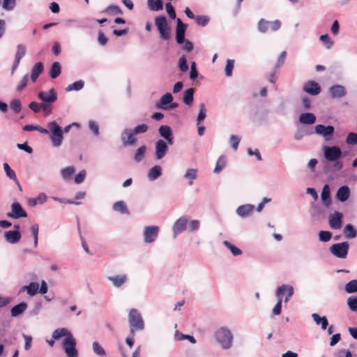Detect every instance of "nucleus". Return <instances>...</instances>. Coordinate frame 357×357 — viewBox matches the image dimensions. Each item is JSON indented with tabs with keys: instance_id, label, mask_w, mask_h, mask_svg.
Masks as SVG:
<instances>
[{
	"instance_id": "nucleus-1",
	"label": "nucleus",
	"mask_w": 357,
	"mask_h": 357,
	"mask_svg": "<svg viewBox=\"0 0 357 357\" xmlns=\"http://www.w3.org/2000/svg\"><path fill=\"white\" fill-rule=\"evenodd\" d=\"M215 338L222 349L228 350L232 347L233 335L226 327H221L215 333Z\"/></svg>"
},
{
	"instance_id": "nucleus-2",
	"label": "nucleus",
	"mask_w": 357,
	"mask_h": 357,
	"mask_svg": "<svg viewBox=\"0 0 357 357\" xmlns=\"http://www.w3.org/2000/svg\"><path fill=\"white\" fill-rule=\"evenodd\" d=\"M128 322L130 326V333L133 335L135 331H142L144 328V323L140 313L136 309H131L128 313Z\"/></svg>"
},
{
	"instance_id": "nucleus-3",
	"label": "nucleus",
	"mask_w": 357,
	"mask_h": 357,
	"mask_svg": "<svg viewBox=\"0 0 357 357\" xmlns=\"http://www.w3.org/2000/svg\"><path fill=\"white\" fill-rule=\"evenodd\" d=\"M49 132H51L50 139L52 142V145L54 147L59 146L63 141V130L55 122H49L47 125Z\"/></svg>"
},
{
	"instance_id": "nucleus-4",
	"label": "nucleus",
	"mask_w": 357,
	"mask_h": 357,
	"mask_svg": "<svg viewBox=\"0 0 357 357\" xmlns=\"http://www.w3.org/2000/svg\"><path fill=\"white\" fill-rule=\"evenodd\" d=\"M155 24L159 31L162 40H168L170 38V27L165 16L160 15L155 18Z\"/></svg>"
},
{
	"instance_id": "nucleus-5",
	"label": "nucleus",
	"mask_w": 357,
	"mask_h": 357,
	"mask_svg": "<svg viewBox=\"0 0 357 357\" xmlns=\"http://www.w3.org/2000/svg\"><path fill=\"white\" fill-rule=\"evenodd\" d=\"M62 348L68 357H78V351L75 348L76 340L73 335L64 338L62 341Z\"/></svg>"
},
{
	"instance_id": "nucleus-6",
	"label": "nucleus",
	"mask_w": 357,
	"mask_h": 357,
	"mask_svg": "<svg viewBox=\"0 0 357 357\" xmlns=\"http://www.w3.org/2000/svg\"><path fill=\"white\" fill-rule=\"evenodd\" d=\"M349 246L347 242L335 243L331 246L330 251L334 256L344 259L347 255Z\"/></svg>"
},
{
	"instance_id": "nucleus-7",
	"label": "nucleus",
	"mask_w": 357,
	"mask_h": 357,
	"mask_svg": "<svg viewBox=\"0 0 357 357\" xmlns=\"http://www.w3.org/2000/svg\"><path fill=\"white\" fill-rule=\"evenodd\" d=\"M323 151L325 158L330 162L336 161L342 155V151L337 146H324Z\"/></svg>"
},
{
	"instance_id": "nucleus-8",
	"label": "nucleus",
	"mask_w": 357,
	"mask_h": 357,
	"mask_svg": "<svg viewBox=\"0 0 357 357\" xmlns=\"http://www.w3.org/2000/svg\"><path fill=\"white\" fill-rule=\"evenodd\" d=\"M294 294V288L291 285L288 284H282L280 287H278L276 289L275 296L278 299H281V301L282 302V297L284 295H285V298L284 300V302L287 303L289 300L290 298Z\"/></svg>"
},
{
	"instance_id": "nucleus-9",
	"label": "nucleus",
	"mask_w": 357,
	"mask_h": 357,
	"mask_svg": "<svg viewBox=\"0 0 357 357\" xmlns=\"http://www.w3.org/2000/svg\"><path fill=\"white\" fill-rule=\"evenodd\" d=\"M159 227L158 226L145 227L143 231V239L146 243L154 242L158 235Z\"/></svg>"
},
{
	"instance_id": "nucleus-10",
	"label": "nucleus",
	"mask_w": 357,
	"mask_h": 357,
	"mask_svg": "<svg viewBox=\"0 0 357 357\" xmlns=\"http://www.w3.org/2000/svg\"><path fill=\"white\" fill-rule=\"evenodd\" d=\"M7 216L13 219H18L20 218H26L27 214L20 203L15 202L12 204L11 212L8 213Z\"/></svg>"
},
{
	"instance_id": "nucleus-11",
	"label": "nucleus",
	"mask_w": 357,
	"mask_h": 357,
	"mask_svg": "<svg viewBox=\"0 0 357 357\" xmlns=\"http://www.w3.org/2000/svg\"><path fill=\"white\" fill-rule=\"evenodd\" d=\"M187 29V24L182 22L180 18L176 19V41L181 45L185 41V33Z\"/></svg>"
},
{
	"instance_id": "nucleus-12",
	"label": "nucleus",
	"mask_w": 357,
	"mask_h": 357,
	"mask_svg": "<svg viewBox=\"0 0 357 357\" xmlns=\"http://www.w3.org/2000/svg\"><path fill=\"white\" fill-rule=\"evenodd\" d=\"M314 130L317 135L322 136L326 140H329L334 132V127L319 124L315 126Z\"/></svg>"
},
{
	"instance_id": "nucleus-13",
	"label": "nucleus",
	"mask_w": 357,
	"mask_h": 357,
	"mask_svg": "<svg viewBox=\"0 0 357 357\" xmlns=\"http://www.w3.org/2000/svg\"><path fill=\"white\" fill-rule=\"evenodd\" d=\"M133 130L130 129H125L121 133V139L124 146L133 145L136 142Z\"/></svg>"
},
{
	"instance_id": "nucleus-14",
	"label": "nucleus",
	"mask_w": 357,
	"mask_h": 357,
	"mask_svg": "<svg viewBox=\"0 0 357 357\" xmlns=\"http://www.w3.org/2000/svg\"><path fill=\"white\" fill-rule=\"evenodd\" d=\"M168 151L167 143L162 139H159L155 142V158L160 160L165 157Z\"/></svg>"
},
{
	"instance_id": "nucleus-15",
	"label": "nucleus",
	"mask_w": 357,
	"mask_h": 357,
	"mask_svg": "<svg viewBox=\"0 0 357 357\" xmlns=\"http://www.w3.org/2000/svg\"><path fill=\"white\" fill-rule=\"evenodd\" d=\"M38 96L45 103L54 102L57 98L55 91H40Z\"/></svg>"
},
{
	"instance_id": "nucleus-16",
	"label": "nucleus",
	"mask_w": 357,
	"mask_h": 357,
	"mask_svg": "<svg viewBox=\"0 0 357 357\" xmlns=\"http://www.w3.org/2000/svg\"><path fill=\"white\" fill-rule=\"evenodd\" d=\"M26 53V47L22 44H19L17 46V52L15 56V61L13 62L11 72L12 73L17 69L18 67L20 60L25 55Z\"/></svg>"
},
{
	"instance_id": "nucleus-17",
	"label": "nucleus",
	"mask_w": 357,
	"mask_h": 357,
	"mask_svg": "<svg viewBox=\"0 0 357 357\" xmlns=\"http://www.w3.org/2000/svg\"><path fill=\"white\" fill-rule=\"evenodd\" d=\"M342 214L338 211H335L329 215V225L333 229H337L342 226Z\"/></svg>"
},
{
	"instance_id": "nucleus-18",
	"label": "nucleus",
	"mask_w": 357,
	"mask_h": 357,
	"mask_svg": "<svg viewBox=\"0 0 357 357\" xmlns=\"http://www.w3.org/2000/svg\"><path fill=\"white\" fill-rule=\"evenodd\" d=\"M160 135L166 139L167 142L169 145L173 144L172 131L169 126L163 125L159 128Z\"/></svg>"
},
{
	"instance_id": "nucleus-19",
	"label": "nucleus",
	"mask_w": 357,
	"mask_h": 357,
	"mask_svg": "<svg viewBox=\"0 0 357 357\" xmlns=\"http://www.w3.org/2000/svg\"><path fill=\"white\" fill-rule=\"evenodd\" d=\"M173 96L171 93H167L161 97L156 102L155 107L161 109H168L169 105L172 102Z\"/></svg>"
},
{
	"instance_id": "nucleus-20",
	"label": "nucleus",
	"mask_w": 357,
	"mask_h": 357,
	"mask_svg": "<svg viewBox=\"0 0 357 357\" xmlns=\"http://www.w3.org/2000/svg\"><path fill=\"white\" fill-rule=\"evenodd\" d=\"M21 234L19 231L9 230L4 233L6 241L10 244L18 243L21 238Z\"/></svg>"
},
{
	"instance_id": "nucleus-21",
	"label": "nucleus",
	"mask_w": 357,
	"mask_h": 357,
	"mask_svg": "<svg viewBox=\"0 0 357 357\" xmlns=\"http://www.w3.org/2000/svg\"><path fill=\"white\" fill-rule=\"evenodd\" d=\"M254 209L255 206L252 204H243L237 208L236 213L241 218H246L252 213Z\"/></svg>"
},
{
	"instance_id": "nucleus-22",
	"label": "nucleus",
	"mask_w": 357,
	"mask_h": 357,
	"mask_svg": "<svg viewBox=\"0 0 357 357\" xmlns=\"http://www.w3.org/2000/svg\"><path fill=\"white\" fill-rule=\"evenodd\" d=\"M187 222L188 218L186 217H181L175 222L173 227L175 236L185 229Z\"/></svg>"
},
{
	"instance_id": "nucleus-23",
	"label": "nucleus",
	"mask_w": 357,
	"mask_h": 357,
	"mask_svg": "<svg viewBox=\"0 0 357 357\" xmlns=\"http://www.w3.org/2000/svg\"><path fill=\"white\" fill-rule=\"evenodd\" d=\"M52 335L54 340H58L61 337H63V339L68 338L70 336H73V334L68 329L66 328H59L53 331Z\"/></svg>"
},
{
	"instance_id": "nucleus-24",
	"label": "nucleus",
	"mask_w": 357,
	"mask_h": 357,
	"mask_svg": "<svg viewBox=\"0 0 357 357\" xmlns=\"http://www.w3.org/2000/svg\"><path fill=\"white\" fill-rule=\"evenodd\" d=\"M350 195V190L348 186L344 185L340 187L336 192V198L343 202L348 199Z\"/></svg>"
},
{
	"instance_id": "nucleus-25",
	"label": "nucleus",
	"mask_w": 357,
	"mask_h": 357,
	"mask_svg": "<svg viewBox=\"0 0 357 357\" xmlns=\"http://www.w3.org/2000/svg\"><path fill=\"white\" fill-rule=\"evenodd\" d=\"M44 66L42 62L36 63L31 68V79L33 82H35L39 75L43 72Z\"/></svg>"
},
{
	"instance_id": "nucleus-26",
	"label": "nucleus",
	"mask_w": 357,
	"mask_h": 357,
	"mask_svg": "<svg viewBox=\"0 0 357 357\" xmlns=\"http://www.w3.org/2000/svg\"><path fill=\"white\" fill-rule=\"evenodd\" d=\"M107 279L114 287H120L126 282L127 276L126 275H118L115 276H109Z\"/></svg>"
},
{
	"instance_id": "nucleus-27",
	"label": "nucleus",
	"mask_w": 357,
	"mask_h": 357,
	"mask_svg": "<svg viewBox=\"0 0 357 357\" xmlns=\"http://www.w3.org/2000/svg\"><path fill=\"white\" fill-rule=\"evenodd\" d=\"M38 288L39 284L37 282H31L29 285L23 286L20 292L26 291L29 296H33L38 292Z\"/></svg>"
},
{
	"instance_id": "nucleus-28",
	"label": "nucleus",
	"mask_w": 357,
	"mask_h": 357,
	"mask_svg": "<svg viewBox=\"0 0 357 357\" xmlns=\"http://www.w3.org/2000/svg\"><path fill=\"white\" fill-rule=\"evenodd\" d=\"M162 175V167L160 165H155L148 172V178L150 181H155Z\"/></svg>"
},
{
	"instance_id": "nucleus-29",
	"label": "nucleus",
	"mask_w": 357,
	"mask_h": 357,
	"mask_svg": "<svg viewBox=\"0 0 357 357\" xmlns=\"http://www.w3.org/2000/svg\"><path fill=\"white\" fill-rule=\"evenodd\" d=\"M321 198L323 204L326 207H328L331 202L330 199V188L328 185L326 184L324 185L321 193Z\"/></svg>"
},
{
	"instance_id": "nucleus-30",
	"label": "nucleus",
	"mask_w": 357,
	"mask_h": 357,
	"mask_svg": "<svg viewBox=\"0 0 357 357\" xmlns=\"http://www.w3.org/2000/svg\"><path fill=\"white\" fill-rule=\"evenodd\" d=\"M312 317L317 325H321L322 330L327 328L328 322L326 317H320L318 314L313 313Z\"/></svg>"
},
{
	"instance_id": "nucleus-31",
	"label": "nucleus",
	"mask_w": 357,
	"mask_h": 357,
	"mask_svg": "<svg viewBox=\"0 0 357 357\" xmlns=\"http://www.w3.org/2000/svg\"><path fill=\"white\" fill-rule=\"evenodd\" d=\"M147 6L150 10L159 11L163 8L162 0H147Z\"/></svg>"
},
{
	"instance_id": "nucleus-32",
	"label": "nucleus",
	"mask_w": 357,
	"mask_h": 357,
	"mask_svg": "<svg viewBox=\"0 0 357 357\" xmlns=\"http://www.w3.org/2000/svg\"><path fill=\"white\" fill-rule=\"evenodd\" d=\"M299 121L303 124H312L316 121V116L312 113H304L300 116Z\"/></svg>"
},
{
	"instance_id": "nucleus-33",
	"label": "nucleus",
	"mask_w": 357,
	"mask_h": 357,
	"mask_svg": "<svg viewBox=\"0 0 357 357\" xmlns=\"http://www.w3.org/2000/svg\"><path fill=\"white\" fill-rule=\"evenodd\" d=\"M27 305L26 303H20L18 305H15L10 310V314L13 317H17L22 314L26 309Z\"/></svg>"
},
{
	"instance_id": "nucleus-34",
	"label": "nucleus",
	"mask_w": 357,
	"mask_h": 357,
	"mask_svg": "<svg viewBox=\"0 0 357 357\" xmlns=\"http://www.w3.org/2000/svg\"><path fill=\"white\" fill-rule=\"evenodd\" d=\"M61 64L57 61L54 62L52 63L50 70V76L52 79H55L61 74Z\"/></svg>"
},
{
	"instance_id": "nucleus-35",
	"label": "nucleus",
	"mask_w": 357,
	"mask_h": 357,
	"mask_svg": "<svg viewBox=\"0 0 357 357\" xmlns=\"http://www.w3.org/2000/svg\"><path fill=\"white\" fill-rule=\"evenodd\" d=\"M197 169L194 168L187 169L184 177L188 181V184L190 185H192L193 180L196 179L197 176Z\"/></svg>"
},
{
	"instance_id": "nucleus-36",
	"label": "nucleus",
	"mask_w": 357,
	"mask_h": 357,
	"mask_svg": "<svg viewBox=\"0 0 357 357\" xmlns=\"http://www.w3.org/2000/svg\"><path fill=\"white\" fill-rule=\"evenodd\" d=\"M3 169L6 172V176L14 181L16 184H19V181L17 178L15 172L10 168L8 163H3Z\"/></svg>"
},
{
	"instance_id": "nucleus-37",
	"label": "nucleus",
	"mask_w": 357,
	"mask_h": 357,
	"mask_svg": "<svg viewBox=\"0 0 357 357\" xmlns=\"http://www.w3.org/2000/svg\"><path fill=\"white\" fill-rule=\"evenodd\" d=\"M344 234L347 238H354L356 236L357 232L353 225L347 224L344 229Z\"/></svg>"
},
{
	"instance_id": "nucleus-38",
	"label": "nucleus",
	"mask_w": 357,
	"mask_h": 357,
	"mask_svg": "<svg viewBox=\"0 0 357 357\" xmlns=\"http://www.w3.org/2000/svg\"><path fill=\"white\" fill-rule=\"evenodd\" d=\"M146 151V148L145 146H142L137 149L134 156V159L136 162H139L144 159Z\"/></svg>"
},
{
	"instance_id": "nucleus-39",
	"label": "nucleus",
	"mask_w": 357,
	"mask_h": 357,
	"mask_svg": "<svg viewBox=\"0 0 357 357\" xmlns=\"http://www.w3.org/2000/svg\"><path fill=\"white\" fill-rule=\"evenodd\" d=\"M113 209L123 214L128 213V210L123 201H119L113 204Z\"/></svg>"
},
{
	"instance_id": "nucleus-40",
	"label": "nucleus",
	"mask_w": 357,
	"mask_h": 357,
	"mask_svg": "<svg viewBox=\"0 0 357 357\" xmlns=\"http://www.w3.org/2000/svg\"><path fill=\"white\" fill-rule=\"evenodd\" d=\"M226 165V158L225 156H220L215 164V167L214 168V173L218 174L220 173Z\"/></svg>"
},
{
	"instance_id": "nucleus-41",
	"label": "nucleus",
	"mask_w": 357,
	"mask_h": 357,
	"mask_svg": "<svg viewBox=\"0 0 357 357\" xmlns=\"http://www.w3.org/2000/svg\"><path fill=\"white\" fill-rule=\"evenodd\" d=\"M30 230L31 231L33 238V245L34 248H37L38 241V232H39V227L38 224H34L31 226Z\"/></svg>"
},
{
	"instance_id": "nucleus-42",
	"label": "nucleus",
	"mask_w": 357,
	"mask_h": 357,
	"mask_svg": "<svg viewBox=\"0 0 357 357\" xmlns=\"http://www.w3.org/2000/svg\"><path fill=\"white\" fill-rule=\"evenodd\" d=\"M345 291L348 294L357 292V280H353L346 284Z\"/></svg>"
},
{
	"instance_id": "nucleus-43",
	"label": "nucleus",
	"mask_w": 357,
	"mask_h": 357,
	"mask_svg": "<svg viewBox=\"0 0 357 357\" xmlns=\"http://www.w3.org/2000/svg\"><path fill=\"white\" fill-rule=\"evenodd\" d=\"M319 40L324 43L325 47L327 50H330L333 46V41L331 39L328 34L321 35L319 37Z\"/></svg>"
},
{
	"instance_id": "nucleus-44",
	"label": "nucleus",
	"mask_w": 357,
	"mask_h": 357,
	"mask_svg": "<svg viewBox=\"0 0 357 357\" xmlns=\"http://www.w3.org/2000/svg\"><path fill=\"white\" fill-rule=\"evenodd\" d=\"M93 351L95 354L98 356H103L105 355V349L101 347V345L96 341H94L92 344Z\"/></svg>"
},
{
	"instance_id": "nucleus-45",
	"label": "nucleus",
	"mask_w": 357,
	"mask_h": 357,
	"mask_svg": "<svg viewBox=\"0 0 357 357\" xmlns=\"http://www.w3.org/2000/svg\"><path fill=\"white\" fill-rule=\"evenodd\" d=\"M206 109L204 104L199 105V112L197 118V125L199 126L206 118Z\"/></svg>"
},
{
	"instance_id": "nucleus-46",
	"label": "nucleus",
	"mask_w": 357,
	"mask_h": 357,
	"mask_svg": "<svg viewBox=\"0 0 357 357\" xmlns=\"http://www.w3.org/2000/svg\"><path fill=\"white\" fill-rule=\"evenodd\" d=\"M223 244L231 251L233 255L238 256L241 255L242 251L229 241H225Z\"/></svg>"
},
{
	"instance_id": "nucleus-47",
	"label": "nucleus",
	"mask_w": 357,
	"mask_h": 357,
	"mask_svg": "<svg viewBox=\"0 0 357 357\" xmlns=\"http://www.w3.org/2000/svg\"><path fill=\"white\" fill-rule=\"evenodd\" d=\"M16 6V0H3L2 8L6 11L13 10Z\"/></svg>"
},
{
	"instance_id": "nucleus-48",
	"label": "nucleus",
	"mask_w": 357,
	"mask_h": 357,
	"mask_svg": "<svg viewBox=\"0 0 357 357\" xmlns=\"http://www.w3.org/2000/svg\"><path fill=\"white\" fill-rule=\"evenodd\" d=\"M270 22L265 20L264 19H261L258 22L257 29L259 32L265 33L268 31Z\"/></svg>"
},
{
	"instance_id": "nucleus-49",
	"label": "nucleus",
	"mask_w": 357,
	"mask_h": 357,
	"mask_svg": "<svg viewBox=\"0 0 357 357\" xmlns=\"http://www.w3.org/2000/svg\"><path fill=\"white\" fill-rule=\"evenodd\" d=\"M105 12L109 14H116V15H122L123 11L120 8L119 6L116 5H109L107 6L105 10Z\"/></svg>"
},
{
	"instance_id": "nucleus-50",
	"label": "nucleus",
	"mask_w": 357,
	"mask_h": 357,
	"mask_svg": "<svg viewBox=\"0 0 357 357\" xmlns=\"http://www.w3.org/2000/svg\"><path fill=\"white\" fill-rule=\"evenodd\" d=\"M346 144L350 146H354L357 144V133L356 132H349L346 138Z\"/></svg>"
},
{
	"instance_id": "nucleus-51",
	"label": "nucleus",
	"mask_w": 357,
	"mask_h": 357,
	"mask_svg": "<svg viewBox=\"0 0 357 357\" xmlns=\"http://www.w3.org/2000/svg\"><path fill=\"white\" fill-rule=\"evenodd\" d=\"M194 91H185L183 94V102L188 105H190L193 102Z\"/></svg>"
},
{
	"instance_id": "nucleus-52",
	"label": "nucleus",
	"mask_w": 357,
	"mask_h": 357,
	"mask_svg": "<svg viewBox=\"0 0 357 357\" xmlns=\"http://www.w3.org/2000/svg\"><path fill=\"white\" fill-rule=\"evenodd\" d=\"M176 338L178 340H188L190 343L192 344H195L196 343V340L195 338L192 336V335H184V334H181V333H176Z\"/></svg>"
},
{
	"instance_id": "nucleus-53",
	"label": "nucleus",
	"mask_w": 357,
	"mask_h": 357,
	"mask_svg": "<svg viewBox=\"0 0 357 357\" xmlns=\"http://www.w3.org/2000/svg\"><path fill=\"white\" fill-rule=\"evenodd\" d=\"M347 305L353 312H357V296H351L347 299Z\"/></svg>"
},
{
	"instance_id": "nucleus-54",
	"label": "nucleus",
	"mask_w": 357,
	"mask_h": 357,
	"mask_svg": "<svg viewBox=\"0 0 357 357\" xmlns=\"http://www.w3.org/2000/svg\"><path fill=\"white\" fill-rule=\"evenodd\" d=\"M75 172V168L73 167H68L63 168L61 170V175L64 179H68L70 178L72 174Z\"/></svg>"
},
{
	"instance_id": "nucleus-55",
	"label": "nucleus",
	"mask_w": 357,
	"mask_h": 357,
	"mask_svg": "<svg viewBox=\"0 0 357 357\" xmlns=\"http://www.w3.org/2000/svg\"><path fill=\"white\" fill-rule=\"evenodd\" d=\"M332 234L328 231H320L319 232V239L322 242H328L331 240Z\"/></svg>"
},
{
	"instance_id": "nucleus-56",
	"label": "nucleus",
	"mask_w": 357,
	"mask_h": 357,
	"mask_svg": "<svg viewBox=\"0 0 357 357\" xmlns=\"http://www.w3.org/2000/svg\"><path fill=\"white\" fill-rule=\"evenodd\" d=\"M166 11L169 15V17L172 20H175L176 18V14L174 10V8L172 5L171 3L168 2L165 4Z\"/></svg>"
},
{
	"instance_id": "nucleus-57",
	"label": "nucleus",
	"mask_w": 357,
	"mask_h": 357,
	"mask_svg": "<svg viewBox=\"0 0 357 357\" xmlns=\"http://www.w3.org/2000/svg\"><path fill=\"white\" fill-rule=\"evenodd\" d=\"M302 89L306 90V89H320L319 84L317 82H315L314 80H310L304 84Z\"/></svg>"
},
{
	"instance_id": "nucleus-58",
	"label": "nucleus",
	"mask_w": 357,
	"mask_h": 357,
	"mask_svg": "<svg viewBox=\"0 0 357 357\" xmlns=\"http://www.w3.org/2000/svg\"><path fill=\"white\" fill-rule=\"evenodd\" d=\"M195 18L196 23L202 26H205L209 21V18L206 15H197Z\"/></svg>"
},
{
	"instance_id": "nucleus-59",
	"label": "nucleus",
	"mask_w": 357,
	"mask_h": 357,
	"mask_svg": "<svg viewBox=\"0 0 357 357\" xmlns=\"http://www.w3.org/2000/svg\"><path fill=\"white\" fill-rule=\"evenodd\" d=\"M234 66V61L228 59L225 69V73L227 76L229 77L232 75V70Z\"/></svg>"
},
{
	"instance_id": "nucleus-60",
	"label": "nucleus",
	"mask_w": 357,
	"mask_h": 357,
	"mask_svg": "<svg viewBox=\"0 0 357 357\" xmlns=\"http://www.w3.org/2000/svg\"><path fill=\"white\" fill-rule=\"evenodd\" d=\"M10 109L16 114L19 113L21 110V102L19 100L15 99L10 103Z\"/></svg>"
},
{
	"instance_id": "nucleus-61",
	"label": "nucleus",
	"mask_w": 357,
	"mask_h": 357,
	"mask_svg": "<svg viewBox=\"0 0 357 357\" xmlns=\"http://www.w3.org/2000/svg\"><path fill=\"white\" fill-rule=\"evenodd\" d=\"M84 86V82L82 79L68 85L66 89H82Z\"/></svg>"
},
{
	"instance_id": "nucleus-62",
	"label": "nucleus",
	"mask_w": 357,
	"mask_h": 357,
	"mask_svg": "<svg viewBox=\"0 0 357 357\" xmlns=\"http://www.w3.org/2000/svg\"><path fill=\"white\" fill-rule=\"evenodd\" d=\"M229 139L232 149L234 151L237 150L238 144L241 141V137L237 135H231Z\"/></svg>"
},
{
	"instance_id": "nucleus-63",
	"label": "nucleus",
	"mask_w": 357,
	"mask_h": 357,
	"mask_svg": "<svg viewBox=\"0 0 357 357\" xmlns=\"http://www.w3.org/2000/svg\"><path fill=\"white\" fill-rule=\"evenodd\" d=\"M178 64H179L180 70L181 71L185 72L186 70H188V64H187V60H186V58H185V55H183L179 59Z\"/></svg>"
},
{
	"instance_id": "nucleus-64",
	"label": "nucleus",
	"mask_w": 357,
	"mask_h": 357,
	"mask_svg": "<svg viewBox=\"0 0 357 357\" xmlns=\"http://www.w3.org/2000/svg\"><path fill=\"white\" fill-rule=\"evenodd\" d=\"M89 128L93 132L95 135H98L99 134V126L94 121H89Z\"/></svg>"
}]
</instances>
